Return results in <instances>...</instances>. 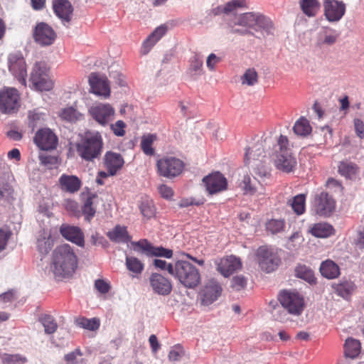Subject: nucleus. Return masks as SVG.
<instances>
[{
  "instance_id": "f257e3e1",
  "label": "nucleus",
  "mask_w": 364,
  "mask_h": 364,
  "mask_svg": "<svg viewBox=\"0 0 364 364\" xmlns=\"http://www.w3.org/2000/svg\"><path fill=\"white\" fill-rule=\"evenodd\" d=\"M78 264L73 248L68 244L55 247L53 252L51 271L58 278H69L75 273Z\"/></svg>"
},
{
  "instance_id": "f03ea898",
  "label": "nucleus",
  "mask_w": 364,
  "mask_h": 364,
  "mask_svg": "<svg viewBox=\"0 0 364 364\" xmlns=\"http://www.w3.org/2000/svg\"><path fill=\"white\" fill-rule=\"evenodd\" d=\"M74 147L82 160L93 162L100 158L103 151L102 136L98 131L86 130L78 134V140L75 143Z\"/></svg>"
},
{
  "instance_id": "7ed1b4c3",
  "label": "nucleus",
  "mask_w": 364,
  "mask_h": 364,
  "mask_svg": "<svg viewBox=\"0 0 364 364\" xmlns=\"http://www.w3.org/2000/svg\"><path fill=\"white\" fill-rule=\"evenodd\" d=\"M167 270L186 288L193 289L200 282L198 269L189 262L178 260L174 265L169 263Z\"/></svg>"
},
{
  "instance_id": "20e7f679",
  "label": "nucleus",
  "mask_w": 364,
  "mask_h": 364,
  "mask_svg": "<svg viewBox=\"0 0 364 364\" xmlns=\"http://www.w3.org/2000/svg\"><path fill=\"white\" fill-rule=\"evenodd\" d=\"M274 164L277 169L285 173L294 171L296 160L289 148V140L286 136L281 135L275 149Z\"/></svg>"
},
{
  "instance_id": "39448f33",
  "label": "nucleus",
  "mask_w": 364,
  "mask_h": 364,
  "mask_svg": "<svg viewBox=\"0 0 364 364\" xmlns=\"http://www.w3.org/2000/svg\"><path fill=\"white\" fill-rule=\"evenodd\" d=\"M278 300L290 314L299 316L304 309V299L296 290L281 291L278 295Z\"/></svg>"
},
{
  "instance_id": "423d86ee",
  "label": "nucleus",
  "mask_w": 364,
  "mask_h": 364,
  "mask_svg": "<svg viewBox=\"0 0 364 364\" xmlns=\"http://www.w3.org/2000/svg\"><path fill=\"white\" fill-rule=\"evenodd\" d=\"M185 168L184 162L173 156H165L156 162L157 173L160 176L173 178L181 175Z\"/></svg>"
},
{
  "instance_id": "0eeeda50",
  "label": "nucleus",
  "mask_w": 364,
  "mask_h": 364,
  "mask_svg": "<svg viewBox=\"0 0 364 364\" xmlns=\"http://www.w3.org/2000/svg\"><path fill=\"white\" fill-rule=\"evenodd\" d=\"M30 80L33 87L40 91H48L53 88V83L49 79L48 68L44 62H36L32 69Z\"/></svg>"
},
{
  "instance_id": "6e6552de",
  "label": "nucleus",
  "mask_w": 364,
  "mask_h": 364,
  "mask_svg": "<svg viewBox=\"0 0 364 364\" xmlns=\"http://www.w3.org/2000/svg\"><path fill=\"white\" fill-rule=\"evenodd\" d=\"M20 107V95L13 87H4L0 90V111L4 114L16 113Z\"/></svg>"
},
{
  "instance_id": "1a4fd4ad",
  "label": "nucleus",
  "mask_w": 364,
  "mask_h": 364,
  "mask_svg": "<svg viewBox=\"0 0 364 364\" xmlns=\"http://www.w3.org/2000/svg\"><path fill=\"white\" fill-rule=\"evenodd\" d=\"M256 256L259 267L267 273L274 271L280 262L277 253L266 246L259 247L257 250Z\"/></svg>"
},
{
  "instance_id": "9d476101",
  "label": "nucleus",
  "mask_w": 364,
  "mask_h": 364,
  "mask_svg": "<svg viewBox=\"0 0 364 364\" xmlns=\"http://www.w3.org/2000/svg\"><path fill=\"white\" fill-rule=\"evenodd\" d=\"M89 114L99 124L105 127L114 119L115 109L109 103H97L89 109Z\"/></svg>"
},
{
  "instance_id": "9b49d317",
  "label": "nucleus",
  "mask_w": 364,
  "mask_h": 364,
  "mask_svg": "<svg viewBox=\"0 0 364 364\" xmlns=\"http://www.w3.org/2000/svg\"><path fill=\"white\" fill-rule=\"evenodd\" d=\"M323 16L329 23H338L345 16L346 5L343 1L323 0Z\"/></svg>"
},
{
  "instance_id": "f8f14e48",
  "label": "nucleus",
  "mask_w": 364,
  "mask_h": 364,
  "mask_svg": "<svg viewBox=\"0 0 364 364\" xmlns=\"http://www.w3.org/2000/svg\"><path fill=\"white\" fill-rule=\"evenodd\" d=\"M9 70L23 86H26V64L20 53H11L8 57Z\"/></svg>"
},
{
  "instance_id": "ddd939ff",
  "label": "nucleus",
  "mask_w": 364,
  "mask_h": 364,
  "mask_svg": "<svg viewBox=\"0 0 364 364\" xmlns=\"http://www.w3.org/2000/svg\"><path fill=\"white\" fill-rule=\"evenodd\" d=\"M336 201L328 193L321 192L315 196L314 208L320 216H329L335 210Z\"/></svg>"
},
{
  "instance_id": "4468645a",
  "label": "nucleus",
  "mask_w": 364,
  "mask_h": 364,
  "mask_svg": "<svg viewBox=\"0 0 364 364\" xmlns=\"http://www.w3.org/2000/svg\"><path fill=\"white\" fill-rule=\"evenodd\" d=\"M33 36L35 42L41 46H49L53 44L57 38L53 28L44 22L36 24Z\"/></svg>"
},
{
  "instance_id": "2eb2a0df",
  "label": "nucleus",
  "mask_w": 364,
  "mask_h": 364,
  "mask_svg": "<svg viewBox=\"0 0 364 364\" xmlns=\"http://www.w3.org/2000/svg\"><path fill=\"white\" fill-rule=\"evenodd\" d=\"M34 142L42 150H51L55 149L58 138L50 129L44 128L36 132Z\"/></svg>"
},
{
  "instance_id": "dca6fc26",
  "label": "nucleus",
  "mask_w": 364,
  "mask_h": 364,
  "mask_svg": "<svg viewBox=\"0 0 364 364\" xmlns=\"http://www.w3.org/2000/svg\"><path fill=\"white\" fill-rule=\"evenodd\" d=\"M203 181L210 195L225 191L228 188L227 179L220 172L211 173L205 176Z\"/></svg>"
},
{
  "instance_id": "f3484780",
  "label": "nucleus",
  "mask_w": 364,
  "mask_h": 364,
  "mask_svg": "<svg viewBox=\"0 0 364 364\" xmlns=\"http://www.w3.org/2000/svg\"><path fill=\"white\" fill-rule=\"evenodd\" d=\"M149 283L153 291L159 295L167 296L172 291L171 281L161 274L152 273Z\"/></svg>"
},
{
  "instance_id": "a211bd4d",
  "label": "nucleus",
  "mask_w": 364,
  "mask_h": 364,
  "mask_svg": "<svg viewBox=\"0 0 364 364\" xmlns=\"http://www.w3.org/2000/svg\"><path fill=\"white\" fill-rule=\"evenodd\" d=\"M89 84L92 92L96 95L104 98L110 96V87L106 77H100L97 73H92L89 77Z\"/></svg>"
},
{
  "instance_id": "6ab92c4d",
  "label": "nucleus",
  "mask_w": 364,
  "mask_h": 364,
  "mask_svg": "<svg viewBox=\"0 0 364 364\" xmlns=\"http://www.w3.org/2000/svg\"><path fill=\"white\" fill-rule=\"evenodd\" d=\"M60 233L67 240L79 247L85 246V236L82 230L77 226L63 224L60 227Z\"/></svg>"
},
{
  "instance_id": "aec40b11",
  "label": "nucleus",
  "mask_w": 364,
  "mask_h": 364,
  "mask_svg": "<svg viewBox=\"0 0 364 364\" xmlns=\"http://www.w3.org/2000/svg\"><path fill=\"white\" fill-rule=\"evenodd\" d=\"M52 6L55 14L61 20L63 25L65 26L70 22L73 7L68 0H53Z\"/></svg>"
},
{
  "instance_id": "412c9836",
  "label": "nucleus",
  "mask_w": 364,
  "mask_h": 364,
  "mask_svg": "<svg viewBox=\"0 0 364 364\" xmlns=\"http://www.w3.org/2000/svg\"><path fill=\"white\" fill-rule=\"evenodd\" d=\"M222 287L214 279L209 280L202 289L200 294L202 304L208 306L213 304L220 296Z\"/></svg>"
},
{
  "instance_id": "4be33fe9",
  "label": "nucleus",
  "mask_w": 364,
  "mask_h": 364,
  "mask_svg": "<svg viewBox=\"0 0 364 364\" xmlns=\"http://www.w3.org/2000/svg\"><path fill=\"white\" fill-rule=\"evenodd\" d=\"M124 161L120 154L107 151L104 156V165L112 176L123 167Z\"/></svg>"
},
{
  "instance_id": "5701e85b",
  "label": "nucleus",
  "mask_w": 364,
  "mask_h": 364,
  "mask_svg": "<svg viewBox=\"0 0 364 364\" xmlns=\"http://www.w3.org/2000/svg\"><path fill=\"white\" fill-rule=\"evenodd\" d=\"M241 267L240 259L233 255L222 259L218 264V270L225 277L230 276Z\"/></svg>"
},
{
  "instance_id": "b1692460",
  "label": "nucleus",
  "mask_w": 364,
  "mask_h": 364,
  "mask_svg": "<svg viewBox=\"0 0 364 364\" xmlns=\"http://www.w3.org/2000/svg\"><path fill=\"white\" fill-rule=\"evenodd\" d=\"M340 33L330 26H322L317 33V43L320 46H332L335 44Z\"/></svg>"
},
{
  "instance_id": "393cba45",
  "label": "nucleus",
  "mask_w": 364,
  "mask_h": 364,
  "mask_svg": "<svg viewBox=\"0 0 364 364\" xmlns=\"http://www.w3.org/2000/svg\"><path fill=\"white\" fill-rule=\"evenodd\" d=\"M58 182L63 191L70 193L77 192L82 186L80 179L74 175L63 174L59 178Z\"/></svg>"
},
{
  "instance_id": "a878e982",
  "label": "nucleus",
  "mask_w": 364,
  "mask_h": 364,
  "mask_svg": "<svg viewBox=\"0 0 364 364\" xmlns=\"http://www.w3.org/2000/svg\"><path fill=\"white\" fill-rule=\"evenodd\" d=\"M107 236L115 243H128L132 240V236L129 234L127 227L119 225L107 232Z\"/></svg>"
},
{
  "instance_id": "bb28decb",
  "label": "nucleus",
  "mask_w": 364,
  "mask_h": 364,
  "mask_svg": "<svg viewBox=\"0 0 364 364\" xmlns=\"http://www.w3.org/2000/svg\"><path fill=\"white\" fill-rule=\"evenodd\" d=\"M238 8H247V0H232L225 5L218 6L210 11L213 16H218L222 14H229Z\"/></svg>"
},
{
  "instance_id": "cd10ccee",
  "label": "nucleus",
  "mask_w": 364,
  "mask_h": 364,
  "mask_svg": "<svg viewBox=\"0 0 364 364\" xmlns=\"http://www.w3.org/2000/svg\"><path fill=\"white\" fill-rule=\"evenodd\" d=\"M331 287L338 296L346 299H348L356 289L355 283L347 279L333 283Z\"/></svg>"
},
{
  "instance_id": "c85d7f7f",
  "label": "nucleus",
  "mask_w": 364,
  "mask_h": 364,
  "mask_svg": "<svg viewBox=\"0 0 364 364\" xmlns=\"http://www.w3.org/2000/svg\"><path fill=\"white\" fill-rule=\"evenodd\" d=\"M319 270L321 274L328 279L338 278L341 274L340 267L336 262L331 259H326L322 262Z\"/></svg>"
},
{
  "instance_id": "c756f323",
  "label": "nucleus",
  "mask_w": 364,
  "mask_h": 364,
  "mask_svg": "<svg viewBox=\"0 0 364 364\" xmlns=\"http://www.w3.org/2000/svg\"><path fill=\"white\" fill-rule=\"evenodd\" d=\"M53 246V241L51 238L50 232H46L45 230L39 232L37 239V248L39 252L42 255H47Z\"/></svg>"
},
{
  "instance_id": "7c9ffc66",
  "label": "nucleus",
  "mask_w": 364,
  "mask_h": 364,
  "mask_svg": "<svg viewBox=\"0 0 364 364\" xmlns=\"http://www.w3.org/2000/svg\"><path fill=\"white\" fill-rule=\"evenodd\" d=\"M254 29L256 31L263 32L268 36L273 35L274 31V26L269 17L258 13L257 21L255 22V28Z\"/></svg>"
},
{
  "instance_id": "2f4dec72",
  "label": "nucleus",
  "mask_w": 364,
  "mask_h": 364,
  "mask_svg": "<svg viewBox=\"0 0 364 364\" xmlns=\"http://www.w3.org/2000/svg\"><path fill=\"white\" fill-rule=\"evenodd\" d=\"M333 227L326 223H318L312 225L309 232L316 237H328L334 234Z\"/></svg>"
},
{
  "instance_id": "473e14b6",
  "label": "nucleus",
  "mask_w": 364,
  "mask_h": 364,
  "mask_svg": "<svg viewBox=\"0 0 364 364\" xmlns=\"http://www.w3.org/2000/svg\"><path fill=\"white\" fill-rule=\"evenodd\" d=\"M358 166L350 161H341L338 166V173L346 178H355L358 172Z\"/></svg>"
},
{
  "instance_id": "72a5a7b5",
  "label": "nucleus",
  "mask_w": 364,
  "mask_h": 364,
  "mask_svg": "<svg viewBox=\"0 0 364 364\" xmlns=\"http://www.w3.org/2000/svg\"><path fill=\"white\" fill-rule=\"evenodd\" d=\"M302 12L308 17H314L320 9L318 0H299Z\"/></svg>"
},
{
  "instance_id": "f704fd0d",
  "label": "nucleus",
  "mask_w": 364,
  "mask_h": 364,
  "mask_svg": "<svg viewBox=\"0 0 364 364\" xmlns=\"http://www.w3.org/2000/svg\"><path fill=\"white\" fill-rule=\"evenodd\" d=\"M295 276L309 284H316V279L314 271L305 264H298L295 268Z\"/></svg>"
},
{
  "instance_id": "c9c22d12",
  "label": "nucleus",
  "mask_w": 364,
  "mask_h": 364,
  "mask_svg": "<svg viewBox=\"0 0 364 364\" xmlns=\"http://www.w3.org/2000/svg\"><path fill=\"white\" fill-rule=\"evenodd\" d=\"M360 343L358 340L348 338L346 340L344 345V353L348 358H354L357 357L360 352Z\"/></svg>"
},
{
  "instance_id": "e433bc0d",
  "label": "nucleus",
  "mask_w": 364,
  "mask_h": 364,
  "mask_svg": "<svg viewBox=\"0 0 364 364\" xmlns=\"http://www.w3.org/2000/svg\"><path fill=\"white\" fill-rule=\"evenodd\" d=\"M125 265L127 269L135 275L141 274L144 269V263L134 256L126 257Z\"/></svg>"
},
{
  "instance_id": "4c0bfd02",
  "label": "nucleus",
  "mask_w": 364,
  "mask_h": 364,
  "mask_svg": "<svg viewBox=\"0 0 364 364\" xmlns=\"http://www.w3.org/2000/svg\"><path fill=\"white\" fill-rule=\"evenodd\" d=\"M44 114L41 112L38 109H34L28 112V126L34 131V129L44 122Z\"/></svg>"
},
{
  "instance_id": "58836bf2",
  "label": "nucleus",
  "mask_w": 364,
  "mask_h": 364,
  "mask_svg": "<svg viewBox=\"0 0 364 364\" xmlns=\"http://www.w3.org/2000/svg\"><path fill=\"white\" fill-rule=\"evenodd\" d=\"M293 130L296 135L306 136L311 132L312 129L309 120L301 117L295 122Z\"/></svg>"
},
{
  "instance_id": "ea45409f",
  "label": "nucleus",
  "mask_w": 364,
  "mask_h": 364,
  "mask_svg": "<svg viewBox=\"0 0 364 364\" xmlns=\"http://www.w3.org/2000/svg\"><path fill=\"white\" fill-rule=\"evenodd\" d=\"M257 14L258 13L255 12L244 13L238 17L235 24L254 29L255 28Z\"/></svg>"
},
{
  "instance_id": "a19ab883",
  "label": "nucleus",
  "mask_w": 364,
  "mask_h": 364,
  "mask_svg": "<svg viewBox=\"0 0 364 364\" xmlns=\"http://www.w3.org/2000/svg\"><path fill=\"white\" fill-rule=\"evenodd\" d=\"M286 221L284 219H271L265 224L266 230L272 235H276L284 231Z\"/></svg>"
},
{
  "instance_id": "79ce46f5",
  "label": "nucleus",
  "mask_w": 364,
  "mask_h": 364,
  "mask_svg": "<svg viewBox=\"0 0 364 364\" xmlns=\"http://www.w3.org/2000/svg\"><path fill=\"white\" fill-rule=\"evenodd\" d=\"M294 212L298 215H302L305 212L306 195L299 194L289 201Z\"/></svg>"
},
{
  "instance_id": "37998d69",
  "label": "nucleus",
  "mask_w": 364,
  "mask_h": 364,
  "mask_svg": "<svg viewBox=\"0 0 364 364\" xmlns=\"http://www.w3.org/2000/svg\"><path fill=\"white\" fill-rule=\"evenodd\" d=\"M39 321L43 326L45 333L47 334L54 333L58 328V324L55 319L50 315H41L39 318Z\"/></svg>"
},
{
  "instance_id": "c03bdc74",
  "label": "nucleus",
  "mask_w": 364,
  "mask_h": 364,
  "mask_svg": "<svg viewBox=\"0 0 364 364\" xmlns=\"http://www.w3.org/2000/svg\"><path fill=\"white\" fill-rule=\"evenodd\" d=\"M139 209L141 213L146 219H150L154 217L156 214V208L152 200L146 198L143 200L140 205Z\"/></svg>"
},
{
  "instance_id": "a18cd8bd",
  "label": "nucleus",
  "mask_w": 364,
  "mask_h": 364,
  "mask_svg": "<svg viewBox=\"0 0 364 364\" xmlns=\"http://www.w3.org/2000/svg\"><path fill=\"white\" fill-rule=\"evenodd\" d=\"M0 359L2 364H24L27 362V358L21 354L1 353Z\"/></svg>"
},
{
  "instance_id": "49530a36",
  "label": "nucleus",
  "mask_w": 364,
  "mask_h": 364,
  "mask_svg": "<svg viewBox=\"0 0 364 364\" xmlns=\"http://www.w3.org/2000/svg\"><path fill=\"white\" fill-rule=\"evenodd\" d=\"M95 198V195L88 196L82 207V212L85 219L89 222L92 219L96 213L95 208L93 207V199Z\"/></svg>"
},
{
  "instance_id": "de8ad7c7",
  "label": "nucleus",
  "mask_w": 364,
  "mask_h": 364,
  "mask_svg": "<svg viewBox=\"0 0 364 364\" xmlns=\"http://www.w3.org/2000/svg\"><path fill=\"white\" fill-rule=\"evenodd\" d=\"M156 139L154 134L144 135L141 140V148L143 152L147 156H152L154 154V149L152 148V144Z\"/></svg>"
},
{
  "instance_id": "09e8293b",
  "label": "nucleus",
  "mask_w": 364,
  "mask_h": 364,
  "mask_svg": "<svg viewBox=\"0 0 364 364\" xmlns=\"http://www.w3.org/2000/svg\"><path fill=\"white\" fill-rule=\"evenodd\" d=\"M60 117L65 121L74 122L80 119L81 114L74 107H68L61 110Z\"/></svg>"
},
{
  "instance_id": "8fccbe9b",
  "label": "nucleus",
  "mask_w": 364,
  "mask_h": 364,
  "mask_svg": "<svg viewBox=\"0 0 364 364\" xmlns=\"http://www.w3.org/2000/svg\"><path fill=\"white\" fill-rule=\"evenodd\" d=\"M242 83L252 86L257 82V73L254 68L247 69L241 77Z\"/></svg>"
},
{
  "instance_id": "3c124183",
  "label": "nucleus",
  "mask_w": 364,
  "mask_h": 364,
  "mask_svg": "<svg viewBox=\"0 0 364 364\" xmlns=\"http://www.w3.org/2000/svg\"><path fill=\"white\" fill-rule=\"evenodd\" d=\"M353 245L358 250H364V226L358 227Z\"/></svg>"
},
{
  "instance_id": "603ef678",
  "label": "nucleus",
  "mask_w": 364,
  "mask_h": 364,
  "mask_svg": "<svg viewBox=\"0 0 364 364\" xmlns=\"http://www.w3.org/2000/svg\"><path fill=\"white\" fill-rule=\"evenodd\" d=\"M79 325L84 328L95 331L100 327V320L97 318H80L79 321Z\"/></svg>"
},
{
  "instance_id": "864d4df0",
  "label": "nucleus",
  "mask_w": 364,
  "mask_h": 364,
  "mask_svg": "<svg viewBox=\"0 0 364 364\" xmlns=\"http://www.w3.org/2000/svg\"><path fill=\"white\" fill-rule=\"evenodd\" d=\"M134 250L136 252L141 250L149 257L151 244L146 239H141L137 242H132Z\"/></svg>"
},
{
  "instance_id": "5fc2aeb1",
  "label": "nucleus",
  "mask_w": 364,
  "mask_h": 364,
  "mask_svg": "<svg viewBox=\"0 0 364 364\" xmlns=\"http://www.w3.org/2000/svg\"><path fill=\"white\" fill-rule=\"evenodd\" d=\"M247 281V278L242 275H237L233 277L232 279H231L230 287L235 291H240L246 287Z\"/></svg>"
},
{
  "instance_id": "6e6d98bb",
  "label": "nucleus",
  "mask_w": 364,
  "mask_h": 364,
  "mask_svg": "<svg viewBox=\"0 0 364 364\" xmlns=\"http://www.w3.org/2000/svg\"><path fill=\"white\" fill-rule=\"evenodd\" d=\"M240 187L245 194L253 195L256 192V188L253 185H252V180L248 174L243 176V179L240 183Z\"/></svg>"
},
{
  "instance_id": "4d7b16f0",
  "label": "nucleus",
  "mask_w": 364,
  "mask_h": 364,
  "mask_svg": "<svg viewBox=\"0 0 364 364\" xmlns=\"http://www.w3.org/2000/svg\"><path fill=\"white\" fill-rule=\"evenodd\" d=\"M205 203V199L204 198H200V199H196L194 198H182L179 203H178V206L180 208H187L188 206H191V205H196V206H199V205H201L203 204H204Z\"/></svg>"
},
{
  "instance_id": "13d9d810",
  "label": "nucleus",
  "mask_w": 364,
  "mask_h": 364,
  "mask_svg": "<svg viewBox=\"0 0 364 364\" xmlns=\"http://www.w3.org/2000/svg\"><path fill=\"white\" fill-rule=\"evenodd\" d=\"M263 152V149L260 146H255L252 148H247L245 151V160L247 161L251 159H257Z\"/></svg>"
},
{
  "instance_id": "bf43d9fd",
  "label": "nucleus",
  "mask_w": 364,
  "mask_h": 364,
  "mask_svg": "<svg viewBox=\"0 0 364 364\" xmlns=\"http://www.w3.org/2000/svg\"><path fill=\"white\" fill-rule=\"evenodd\" d=\"M203 67V60L196 55L191 58L189 70L194 74H200Z\"/></svg>"
},
{
  "instance_id": "052dcab7",
  "label": "nucleus",
  "mask_w": 364,
  "mask_h": 364,
  "mask_svg": "<svg viewBox=\"0 0 364 364\" xmlns=\"http://www.w3.org/2000/svg\"><path fill=\"white\" fill-rule=\"evenodd\" d=\"M126 124L122 120H118L114 124L110 125V129L114 134L117 136H123L125 135Z\"/></svg>"
},
{
  "instance_id": "680f3d73",
  "label": "nucleus",
  "mask_w": 364,
  "mask_h": 364,
  "mask_svg": "<svg viewBox=\"0 0 364 364\" xmlns=\"http://www.w3.org/2000/svg\"><path fill=\"white\" fill-rule=\"evenodd\" d=\"M302 241L301 236L298 232H294L289 238L287 242V248L289 250H296Z\"/></svg>"
},
{
  "instance_id": "e2e57ef3",
  "label": "nucleus",
  "mask_w": 364,
  "mask_h": 364,
  "mask_svg": "<svg viewBox=\"0 0 364 364\" xmlns=\"http://www.w3.org/2000/svg\"><path fill=\"white\" fill-rule=\"evenodd\" d=\"M82 355V353L80 349L76 348L75 350L65 355L64 359L66 362V364H77L78 361L77 358Z\"/></svg>"
},
{
  "instance_id": "0e129e2a",
  "label": "nucleus",
  "mask_w": 364,
  "mask_h": 364,
  "mask_svg": "<svg viewBox=\"0 0 364 364\" xmlns=\"http://www.w3.org/2000/svg\"><path fill=\"white\" fill-rule=\"evenodd\" d=\"M183 355V351L180 346L173 347L168 353V359L170 361H178Z\"/></svg>"
},
{
  "instance_id": "69168bd1",
  "label": "nucleus",
  "mask_w": 364,
  "mask_h": 364,
  "mask_svg": "<svg viewBox=\"0 0 364 364\" xmlns=\"http://www.w3.org/2000/svg\"><path fill=\"white\" fill-rule=\"evenodd\" d=\"M158 191L161 196L166 200H171L173 196V189L167 185H160L158 187Z\"/></svg>"
},
{
  "instance_id": "338daca9",
  "label": "nucleus",
  "mask_w": 364,
  "mask_h": 364,
  "mask_svg": "<svg viewBox=\"0 0 364 364\" xmlns=\"http://www.w3.org/2000/svg\"><path fill=\"white\" fill-rule=\"evenodd\" d=\"M156 44L153 38L149 36L143 42L141 48V53L142 55H146L149 53L151 48Z\"/></svg>"
},
{
  "instance_id": "774afa93",
  "label": "nucleus",
  "mask_w": 364,
  "mask_h": 364,
  "mask_svg": "<svg viewBox=\"0 0 364 364\" xmlns=\"http://www.w3.org/2000/svg\"><path fill=\"white\" fill-rule=\"evenodd\" d=\"M354 128L356 135L361 139H364V123L358 118L353 120Z\"/></svg>"
}]
</instances>
